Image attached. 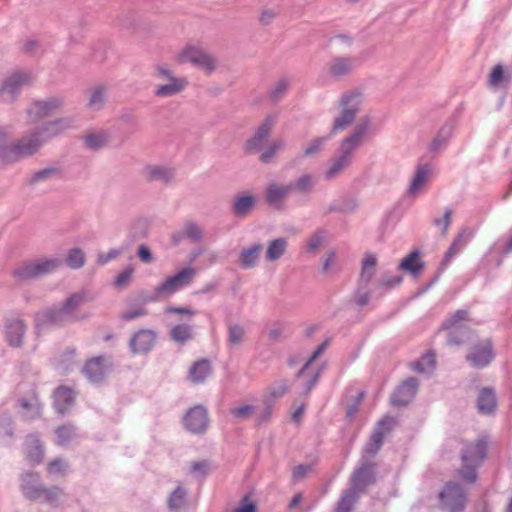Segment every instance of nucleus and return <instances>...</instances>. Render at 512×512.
I'll return each mask as SVG.
<instances>
[{
  "mask_svg": "<svg viewBox=\"0 0 512 512\" xmlns=\"http://www.w3.org/2000/svg\"><path fill=\"white\" fill-rule=\"evenodd\" d=\"M68 126V122L63 119L38 125L35 130L12 145H7L6 135L0 132V158L9 162L30 156L37 152L47 140L58 135Z\"/></svg>",
  "mask_w": 512,
  "mask_h": 512,
  "instance_id": "obj_1",
  "label": "nucleus"
},
{
  "mask_svg": "<svg viewBox=\"0 0 512 512\" xmlns=\"http://www.w3.org/2000/svg\"><path fill=\"white\" fill-rule=\"evenodd\" d=\"M369 129L368 122H361L355 131L345 138L340 146V156L335 158L326 171V178L331 179L341 173L351 163V153L361 144Z\"/></svg>",
  "mask_w": 512,
  "mask_h": 512,
  "instance_id": "obj_2",
  "label": "nucleus"
},
{
  "mask_svg": "<svg viewBox=\"0 0 512 512\" xmlns=\"http://www.w3.org/2000/svg\"><path fill=\"white\" fill-rule=\"evenodd\" d=\"M486 456V444L482 440H477L465 447L462 452L461 477L473 483L476 480V467Z\"/></svg>",
  "mask_w": 512,
  "mask_h": 512,
  "instance_id": "obj_3",
  "label": "nucleus"
},
{
  "mask_svg": "<svg viewBox=\"0 0 512 512\" xmlns=\"http://www.w3.org/2000/svg\"><path fill=\"white\" fill-rule=\"evenodd\" d=\"M374 472L370 465H363L355 471L352 478V489L346 492L340 499L337 512H350L357 499V491L362 490L373 481Z\"/></svg>",
  "mask_w": 512,
  "mask_h": 512,
  "instance_id": "obj_4",
  "label": "nucleus"
},
{
  "mask_svg": "<svg viewBox=\"0 0 512 512\" xmlns=\"http://www.w3.org/2000/svg\"><path fill=\"white\" fill-rule=\"evenodd\" d=\"M175 61L179 64L192 63L204 70L206 73H211L217 66L216 60L210 54L195 45L185 46L176 55Z\"/></svg>",
  "mask_w": 512,
  "mask_h": 512,
  "instance_id": "obj_5",
  "label": "nucleus"
},
{
  "mask_svg": "<svg viewBox=\"0 0 512 512\" xmlns=\"http://www.w3.org/2000/svg\"><path fill=\"white\" fill-rule=\"evenodd\" d=\"M61 265L60 259L45 258L27 262L14 271L20 280H28L56 271Z\"/></svg>",
  "mask_w": 512,
  "mask_h": 512,
  "instance_id": "obj_6",
  "label": "nucleus"
},
{
  "mask_svg": "<svg viewBox=\"0 0 512 512\" xmlns=\"http://www.w3.org/2000/svg\"><path fill=\"white\" fill-rule=\"evenodd\" d=\"M91 300L86 293H75L71 295L59 309H53L44 315V322L58 324L75 314L77 309Z\"/></svg>",
  "mask_w": 512,
  "mask_h": 512,
  "instance_id": "obj_7",
  "label": "nucleus"
},
{
  "mask_svg": "<svg viewBox=\"0 0 512 512\" xmlns=\"http://www.w3.org/2000/svg\"><path fill=\"white\" fill-rule=\"evenodd\" d=\"M158 79L167 80L166 84L158 85L155 95L158 97H170L182 92L188 85L186 78L175 77L172 72L164 66H158L155 70Z\"/></svg>",
  "mask_w": 512,
  "mask_h": 512,
  "instance_id": "obj_8",
  "label": "nucleus"
},
{
  "mask_svg": "<svg viewBox=\"0 0 512 512\" xmlns=\"http://www.w3.org/2000/svg\"><path fill=\"white\" fill-rule=\"evenodd\" d=\"M195 274L196 270L191 267L182 269L176 275L168 277L159 286H157L154 291L155 296L163 297L175 293L180 288L189 285Z\"/></svg>",
  "mask_w": 512,
  "mask_h": 512,
  "instance_id": "obj_9",
  "label": "nucleus"
},
{
  "mask_svg": "<svg viewBox=\"0 0 512 512\" xmlns=\"http://www.w3.org/2000/svg\"><path fill=\"white\" fill-rule=\"evenodd\" d=\"M442 509L449 512H459L464 508L465 493L456 483L449 482L439 494Z\"/></svg>",
  "mask_w": 512,
  "mask_h": 512,
  "instance_id": "obj_10",
  "label": "nucleus"
},
{
  "mask_svg": "<svg viewBox=\"0 0 512 512\" xmlns=\"http://www.w3.org/2000/svg\"><path fill=\"white\" fill-rule=\"evenodd\" d=\"M360 105V98L358 95H346L342 98V111L339 117L336 118L332 132L345 129L353 123L356 113Z\"/></svg>",
  "mask_w": 512,
  "mask_h": 512,
  "instance_id": "obj_11",
  "label": "nucleus"
},
{
  "mask_svg": "<svg viewBox=\"0 0 512 512\" xmlns=\"http://www.w3.org/2000/svg\"><path fill=\"white\" fill-rule=\"evenodd\" d=\"M62 107V101L56 98L34 102L27 111L30 123H38L41 119L54 115Z\"/></svg>",
  "mask_w": 512,
  "mask_h": 512,
  "instance_id": "obj_12",
  "label": "nucleus"
},
{
  "mask_svg": "<svg viewBox=\"0 0 512 512\" xmlns=\"http://www.w3.org/2000/svg\"><path fill=\"white\" fill-rule=\"evenodd\" d=\"M38 482V475L37 474H27L26 478L24 479V484L22 486V490L24 495L29 499H38L41 497H45L48 501H53L57 499L60 494L61 490L58 488L54 489H45L41 486H36L33 484H36Z\"/></svg>",
  "mask_w": 512,
  "mask_h": 512,
  "instance_id": "obj_13",
  "label": "nucleus"
},
{
  "mask_svg": "<svg viewBox=\"0 0 512 512\" xmlns=\"http://www.w3.org/2000/svg\"><path fill=\"white\" fill-rule=\"evenodd\" d=\"M183 424L191 433H203L209 424L207 410L200 405L191 408L185 414Z\"/></svg>",
  "mask_w": 512,
  "mask_h": 512,
  "instance_id": "obj_14",
  "label": "nucleus"
},
{
  "mask_svg": "<svg viewBox=\"0 0 512 512\" xmlns=\"http://www.w3.org/2000/svg\"><path fill=\"white\" fill-rule=\"evenodd\" d=\"M110 369L111 363H109L106 358L98 356L88 360L82 372L89 381L99 383L105 379Z\"/></svg>",
  "mask_w": 512,
  "mask_h": 512,
  "instance_id": "obj_15",
  "label": "nucleus"
},
{
  "mask_svg": "<svg viewBox=\"0 0 512 512\" xmlns=\"http://www.w3.org/2000/svg\"><path fill=\"white\" fill-rule=\"evenodd\" d=\"M276 116L270 115L260 124L258 129L256 130L254 136L249 139L246 143V151L247 152H256L260 151L265 143L267 142L268 137L272 129L276 124Z\"/></svg>",
  "mask_w": 512,
  "mask_h": 512,
  "instance_id": "obj_16",
  "label": "nucleus"
},
{
  "mask_svg": "<svg viewBox=\"0 0 512 512\" xmlns=\"http://www.w3.org/2000/svg\"><path fill=\"white\" fill-rule=\"evenodd\" d=\"M494 358L492 343L490 340H484L473 346L467 355V360L475 368L487 366Z\"/></svg>",
  "mask_w": 512,
  "mask_h": 512,
  "instance_id": "obj_17",
  "label": "nucleus"
},
{
  "mask_svg": "<svg viewBox=\"0 0 512 512\" xmlns=\"http://www.w3.org/2000/svg\"><path fill=\"white\" fill-rule=\"evenodd\" d=\"M31 79L29 73H15L12 74L9 78H7L1 89H0V97L5 102L13 101L15 96L19 93L20 88L28 84Z\"/></svg>",
  "mask_w": 512,
  "mask_h": 512,
  "instance_id": "obj_18",
  "label": "nucleus"
},
{
  "mask_svg": "<svg viewBox=\"0 0 512 512\" xmlns=\"http://www.w3.org/2000/svg\"><path fill=\"white\" fill-rule=\"evenodd\" d=\"M467 318V311L459 310L445 322L444 327L451 330L448 336L449 345H460L464 342L465 329L459 326L458 323L467 320Z\"/></svg>",
  "mask_w": 512,
  "mask_h": 512,
  "instance_id": "obj_19",
  "label": "nucleus"
},
{
  "mask_svg": "<svg viewBox=\"0 0 512 512\" xmlns=\"http://www.w3.org/2000/svg\"><path fill=\"white\" fill-rule=\"evenodd\" d=\"M395 421L392 417H384L381 421H379L377 428L372 434L370 441L365 447V453L369 455H374L380 449L384 435L386 432L390 431L394 426Z\"/></svg>",
  "mask_w": 512,
  "mask_h": 512,
  "instance_id": "obj_20",
  "label": "nucleus"
},
{
  "mask_svg": "<svg viewBox=\"0 0 512 512\" xmlns=\"http://www.w3.org/2000/svg\"><path fill=\"white\" fill-rule=\"evenodd\" d=\"M418 382L414 378L405 380L393 393L391 403L394 406H405L409 404L416 395Z\"/></svg>",
  "mask_w": 512,
  "mask_h": 512,
  "instance_id": "obj_21",
  "label": "nucleus"
},
{
  "mask_svg": "<svg viewBox=\"0 0 512 512\" xmlns=\"http://www.w3.org/2000/svg\"><path fill=\"white\" fill-rule=\"evenodd\" d=\"M156 342V334L149 329L138 331L131 339L130 345L136 353H147Z\"/></svg>",
  "mask_w": 512,
  "mask_h": 512,
  "instance_id": "obj_22",
  "label": "nucleus"
},
{
  "mask_svg": "<svg viewBox=\"0 0 512 512\" xmlns=\"http://www.w3.org/2000/svg\"><path fill=\"white\" fill-rule=\"evenodd\" d=\"M25 325L20 319L9 320L6 325V339L9 345L18 347L22 343Z\"/></svg>",
  "mask_w": 512,
  "mask_h": 512,
  "instance_id": "obj_23",
  "label": "nucleus"
},
{
  "mask_svg": "<svg viewBox=\"0 0 512 512\" xmlns=\"http://www.w3.org/2000/svg\"><path fill=\"white\" fill-rule=\"evenodd\" d=\"M425 264L420 258V253L418 251H413L409 253L399 264V270H403L412 274L413 276H418Z\"/></svg>",
  "mask_w": 512,
  "mask_h": 512,
  "instance_id": "obj_24",
  "label": "nucleus"
},
{
  "mask_svg": "<svg viewBox=\"0 0 512 512\" xmlns=\"http://www.w3.org/2000/svg\"><path fill=\"white\" fill-rule=\"evenodd\" d=\"M75 400V392L66 386L58 387L54 392V402L58 412L63 413Z\"/></svg>",
  "mask_w": 512,
  "mask_h": 512,
  "instance_id": "obj_25",
  "label": "nucleus"
},
{
  "mask_svg": "<svg viewBox=\"0 0 512 512\" xmlns=\"http://www.w3.org/2000/svg\"><path fill=\"white\" fill-rule=\"evenodd\" d=\"M293 190L292 185L279 186L277 184H271L267 188L266 199L270 205L279 207L282 201L287 195Z\"/></svg>",
  "mask_w": 512,
  "mask_h": 512,
  "instance_id": "obj_26",
  "label": "nucleus"
},
{
  "mask_svg": "<svg viewBox=\"0 0 512 512\" xmlns=\"http://www.w3.org/2000/svg\"><path fill=\"white\" fill-rule=\"evenodd\" d=\"M211 373L210 362L206 359L195 362L189 369V379L193 383H202Z\"/></svg>",
  "mask_w": 512,
  "mask_h": 512,
  "instance_id": "obj_27",
  "label": "nucleus"
},
{
  "mask_svg": "<svg viewBox=\"0 0 512 512\" xmlns=\"http://www.w3.org/2000/svg\"><path fill=\"white\" fill-rule=\"evenodd\" d=\"M473 233L469 229H463L461 232L457 235V237L453 240L450 248L448 249L445 261L448 262L450 259L455 256L471 239Z\"/></svg>",
  "mask_w": 512,
  "mask_h": 512,
  "instance_id": "obj_28",
  "label": "nucleus"
},
{
  "mask_svg": "<svg viewBox=\"0 0 512 512\" xmlns=\"http://www.w3.org/2000/svg\"><path fill=\"white\" fill-rule=\"evenodd\" d=\"M19 404L26 419L35 418L41 413V404L36 395H33L29 400L21 399Z\"/></svg>",
  "mask_w": 512,
  "mask_h": 512,
  "instance_id": "obj_29",
  "label": "nucleus"
},
{
  "mask_svg": "<svg viewBox=\"0 0 512 512\" xmlns=\"http://www.w3.org/2000/svg\"><path fill=\"white\" fill-rule=\"evenodd\" d=\"M495 405L496 401L493 391L486 388L481 390L477 401L478 410L481 413H490L494 410Z\"/></svg>",
  "mask_w": 512,
  "mask_h": 512,
  "instance_id": "obj_30",
  "label": "nucleus"
},
{
  "mask_svg": "<svg viewBox=\"0 0 512 512\" xmlns=\"http://www.w3.org/2000/svg\"><path fill=\"white\" fill-rule=\"evenodd\" d=\"M353 62L349 58H336L329 66V72L332 76L340 77L351 71Z\"/></svg>",
  "mask_w": 512,
  "mask_h": 512,
  "instance_id": "obj_31",
  "label": "nucleus"
},
{
  "mask_svg": "<svg viewBox=\"0 0 512 512\" xmlns=\"http://www.w3.org/2000/svg\"><path fill=\"white\" fill-rule=\"evenodd\" d=\"M170 336L173 341L184 344L193 338L192 327L187 324H178L171 329Z\"/></svg>",
  "mask_w": 512,
  "mask_h": 512,
  "instance_id": "obj_32",
  "label": "nucleus"
},
{
  "mask_svg": "<svg viewBox=\"0 0 512 512\" xmlns=\"http://www.w3.org/2000/svg\"><path fill=\"white\" fill-rule=\"evenodd\" d=\"M376 265H377V259L374 255L368 254L365 256V258L363 259V262H362V271L360 274V282L361 283H364L365 285H367L371 281V279L374 275Z\"/></svg>",
  "mask_w": 512,
  "mask_h": 512,
  "instance_id": "obj_33",
  "label": "nucleus"
},
{
  "mask_svg": "<svg viewBox=\"0 0 512 512\" xmlns=\"http://www.w3.org/2000/svg\"><path fill=\"white\" fill-rule=\"evenodd\" d=\"M287 248V241L284 238H278L270 242L266 251V258L269 261H276L284 255Z\"/></svg>",
  "mask_w": 512,
  "mask_h": 512,
  "instance_id": "obj_34",
  "label": "nucleus"
},
{
  "mask_svg": "<svg viewBox=\"0 0 512 512\" xmlns=\"http://www.w3.org/2000/svg\"><path fill=\"white\" fill-rule=\"evenodd\" d=\"M262 251L260 244H255L241 252V264L244 268H252L256 265L257 259Z\"/></svg>",
  "mask_w": 512,
  "mask_h": 512,
  "instance_id": "obj_35",
  "label": "nucleus"
},
{
  "mask_svg": "<svg viewBox=\"0 0 512 512\" xmlns=\"http://www.w3.org/2000/svg\"><path fill=\"white\" fill-rule=\"evenodd\" d=\"M430 174V169L427 165L419 166L416 170V173L413 177L410 192L417 193L421 187L427 182Z\"/></svg>",
  "mask_w": 512,
  "mask_h": 512,
  "instance_id": "obj_36",
  "label": "nucleus"
},
{
  "mask_svg": "<svg viewBox=\"0 0 512 512\" xmlns=\"http://www.w3.org/2000/svg\"><path fill=\"white\" fill-rule=\"evenodd\" d=\"M436 364V355L433 352L424 354L420 360L413 363V369L419 373L429 372L434 369Z\"/></svg>",
  "mask_w": 512,
  "mask_h": 512,
  "instance_id": "obj_37",
  "label": "nucleus"
},
{
  "mask_svg": "<svg viewBox=\"0 0 512 512\" xmlns=\"http://www.w3.org/2000/svg\"><path fill=\"white\" fill-rule=\"evenodd\" d=\"M255 203V199L252 196H241L238 197L234 203V213L236 215H246Z\"/></svg>",
  "mask_w": 512,
  "mask_h": 512,
  "instance_id": "obj_38",
  "label": "nucleus"
},
{
  "mask_svg": "<svg viewBox=\"0 0 512 512\" xmlns=\"http://www.w3.org/2000/svg\"><path fill=\"white\" fill-rule=\"evenodd\" d=\"M284 146H285V142L282 139L274 140L269 145V147H267V149L262 152V154L260 155V160L263 163L270 162L275 157L277 152L282 150L284 148Z\"/></svg>",
  "mask_w": 512,
  "mask_h": 512,
  "instance_id": "obj_39",
  "label": "nucleus"
},
{
  "mask_svg": "<svg viewBox=\"0 0 512 512\" xmlns=\"http://www.w3.org/2000/svg\"><path fill=\"white\" fill-rule=\"evenodd\" d=\"M106 91L103 87L97 86L91 90L88 106L91 109H99L105 102Z\"/></svg>",
  "mask_w": 512,
  "mask_h": 512,
  "instance_id": "obj_40",
  "label": "nucleus"
},
{
  "mask_svg": "<svg viewBox=\"0 0 512 512\" xmlns=\"http://www.w3.org/2000/svg\"><path fill=\"white\" fill-rule=\"evenodd\" d=\"M67 264L73 269L81 268L85 263V254L79 248L71 249L67 255Z\"/></svg>",
  "mask_w": 512,
  "mask_h": 512,
  "instance_id": "obj_41",
  "label": "nucleus"
},
{
  "mask_svg": "<svg viewBox=\"0 0 512 512\" xmlns=\"http://www.w3.org/2000/svg\"><path fill=\"white\" fill-rule=\"evenodd\" d=\"M186 491L182 487H177L168 500V506L171 510H178L185 504Z\"/></svg>",
  "mask_w": 512,
  "mask_h": 512,
  "instance_id": "obj_42",
  "label": "nucleus"
},
{
  "mask_svg": "<svg viewBox=\"0 0 512 512\" xmlns=\"http://www.w3.org/2000/svg\"><path fill=\"white\" fill-rule=\"evenodd\" d=\"M107 136L103 132L89 133L85 136V143L91 149H99L107 143Z\"/></svg>",
  "mask_w": 512,
  "mask_h": 512,
  "instance_id": "obj_43",
  "label": "nucleus"
},
{
  "mask_svg": "<svg viewBox=\"0 0 512 512\" xmlns=\"http://www.w3.org/2000/svg\"><path fill=\"white\" fill-rule=\"evenodd\" d=\"M148 178L150 180L168 181L172 177V171L163 167H149L147 169Z\"/></svg>",
  "mask_w": 512,
  "mask_h": 512,
  "instance_id": "obj_44",
  "label": "nucleus"
},
{
  "mask_svg": "<svg viewBox=\"0 0 512 512\" xmlns=\"http://www.w3.org/2000/svg\"><path fill=\"white\" fill-rule=\"evenodd\" d=\"M244 328L238 324L230 325L228 328V340L233 346L239 345L244 339Z\"/></svg>",
  "mask_w": 512,
  "mask_h": 512,
  "instance_id": "obj_45",
  "label": "nucleus"
},
{
  "mask_svg": "<svg viewBox=\"0 0 512 512\" xmlns=\"http://www.w3.org/2000/svg\"><path fill=\"white\" fill-rule=\"evenodd\" d=\"M452 214L453 211L451 209H446L442 218H436L433 221V224L440 230L443 236L448 232L451 224Z\"/></svg>",
  "mask_w": 512,
  "mask_h": 512,
  "instance_id": "obj_46",
  "label": "nucleus"
},
{
  "mask_svg": "<svg viewBox=\"0 0 512 512\" xmlns=\"http://www.w3.org/2000/svg\"><path fill=\"white\" fill-rule=\"evenodd\" d=\"M255 412V407L253 405H240L231 409V414L237 419H248Z\"/></svg>",
  "mask_w": 512,
  "mask_h": 512,
  "instance_id": "obj_47",
  "label": "nucleus"
},
{
  "mask_svg": "<svg viewBox=\"0 0 512 512\" xmlns=\"http://www.w3.org/2000/svg\"><path fill=\"white\" fill-rule=\"evenodd\" d=\"M448 138V133H443V131H440L431 141L429 150L433 153L438 152L447 144Z\"/></svg>",
  "mask_w": 512,
  "mask_h": 512,
  "instance_id": "obj_48",
  "label": "nucleus"
},
{
  "mask_svg": "<svg viewBox=\"0 0 512 512\" xmlns=\"http://www.w3.org/2000/svg\"><path fill=\"white\" fill-rule=\"evenodd\" d=\"M290 81L288 79H280L271 90V97L278 100L288 89Z\"/></svg>",
  "mask_w": 512,
  "mask_h": 512,
  "instance_id": "obj_49",
  "label": "nucleus"
},
{
  "mask_svg": "<svg viewBox=\"0 0 512 512\" xmlns=\"http://www.w3.org/2000/svg\"><path fill=\"white\" fill-rule=\"evenodd\" d=\"M287 390V385L285 383H280L277 386L270 387L267 390V394L265 396L266 402H270L271 400H274L276 398H279L285 394Z\"/></svg>",
  "mask_w": 512,
  "mask_h": 512,
  "instance_id": "obj_50",
  "label": "nucleus"
},
{
  "mask_svg": "<svg viewBox=\"0 0 512 512\" xmlns=\"http://www.w3.org/2000/svg\"><path fill=\"white\" fill-rule=\"evenodd\" d=\"M133 268L132 267H127L126 269H124L115 279V286L119 287V288H122L124 286H126L131 278H132V275H133Z\"/></svg>",
  "mask_w": 512,
  "mask_h": 512,
  "instance_id": "obj_51",
  "label": "nucleus"
},
{
  "mask_svg": "<svg viewBox=\"0 0 512 512\" xmlns=\"http://www.w3.org/2000/svg\"><path fill=\"white\" fill-rule=\"evenodd\" d=\"M504 78V71L501 65H496L490 75H489V84L491 86H497Z\"/></svg>",
  "mask_w": 512,
  "mask_h": 512,
  "instance_id": "obj_52",
  "label": "nucleus"
},
{
  "mask_svg": "<svg viewBox=\"0 0 512 512\" xmlns=\"http://www.w3.org/2000/svg\"><path fill=\"white\" fill-rule=\"evenodd\" d=\"M233 512H257V505L248 496H245Z\"/></svg>",
  "mask_w": 512,
  "mask_h": 512,
  "instance_id": "obj_53",
  "label": "nucleus"
},
{
  "mask_svg": "<svg viewBox=\"0 0 512 512\" xmlns=\"http://www.w3.org/2000/svg\"><path fill=\"white\" fill-rule=\"evenodd\" d=\"M312 184H313V181H312L311 177L305 175V176H302L296 182V184L294 186L292 185V187H293V190L297 189V190H299L301 192H307V191H309L311 189Z\"/></svg>",
  "mask_w": 512,
  "mask_h": 512,
  "instance_id": "obj_54",
  "label": "nucleus"
},
{
  "mask_svg": "<svg viewBox=\"0 0 512 512\" xmlns=\"http://www.w3.org/2000/svg\"><path fill=\"white\" fill-rule=\"evenodd\" d=\"M325 138H319V139H316L314 141H312L304 150V154L306 156H310V155H313L315 153H317L321 147L323 146L324 142H325Z\"/></svg>",
  "mask_w": 512,
  "mask_h": 512,
  "instance_id": "obj_55",
  "label": "nucleus"
},
{
  "mask_svg": "<svg viewBox=\"0 0 512 512\" xmlns=\"http://www.w3.org/2000/svg\"><path fill=\"white\" fill-rule=\"evenodd\" d=\"M185 235L192 240H199L201 238L202 231L195 224H187L185 227Z\"/></svg>",
  "mask_w": 512,
  "mask_h": 512,
  "instance_id": "obj_56",
  "label": "nucleus"
},
{
  "mask_svg": "<svg viewBox=\"0 0 512 512\" xmlns=\"http://www.w3.org/2000/svg\"><path fill=\"white\" fill-rule=\"evenodd\" d=\"M323 243V236L320 234L313 235L307 244L308 252H315Z\"/></svg>",
  "mask_w": 512,
  "mask_h": 512,
  "instance_id": "obj_57",
  "label": "nucleus"
},
{
  "mask_svg": "<svg viewBox=\"0 0 512 512\" xmlns=\"http://www.w3.org/2000/svg\"><path fill=\"white\" fill-rule=\"evenodd\" d=\"M138 257L144 263H150L153 260L151 251L146 245L139 246Z\"/></svg>",
  "mask_w": 512,
  "mask_h": 512,
  "instance_id": "obj_58",
  "label": "nucleus"
},
{
  "mask_svg": "<svg viewBox=\"0 0 512 512\" xmlns=\"http://www.w3.org/2000/svg\"><path fill=\"white\" fill-rule=\"evenodd\" d=\"M401 282H402V277L401 276H394V277L384 276L381 279L380 284L383 287L390 288V287H393V286H395L397 284H400Z\"/></svg>",
  "mask_w": 512,
  "mask_h": 512,
  "instance_id": "obj_59",
  "label": "nucleus"
},
{
  "mask_svg": "<svg viewBox=\"0 0 512 512\" xmlns=\"http://www.w3.org/2000/svg\"><path fill=\"white\" fill-rule=\"evenodd\" d=\"M146 310L144 308H137L131 311L124 312L122 314V319L124 320H132L140 316L146 315Z\"/></svg>",
  "mask_w": 512,
  "mask_h": 512,
  "instance_id": "obj_60",
  "label": "nucleus"
},
{
  "mask_svg": "<svg viewBox=\"0 0 512 512\" xmlns=\"http://www.w3.org/2000/svg\"><path fill=\"white\" fill-rule=\"evenodd\" d=\"M118 255H119V251L116 250V249H112V250L109 251L108 254L100 253L98 255V260L97 261H98L99 264L104 265L108 261L116 258Z\"/></svg>",
  "mask_w": 512,
  "mask_h": 512,
  "instance_id": "obj_61",
  "label": "nucleus"
},
{
  "mask_svg": "<svg viewBox=\"0 0 512 512\" xmlns=\"http://www.w3.org/2000/svg\"><path fill=\"white\" fill-rule=\"evenodd\" d=\"M335 262H336V256H335V253L334 252H330L328 253L324 260H323V270L325 272H328L329 270H331V268L335 265Z\"/></svg>",
  "mask_w": 512,
  "mask_h": 512,
  "instance_id": "obj_62",
  "label": "nucleus"
},
{
  "mask_svg": "<svg viewBox=\"0 0 512 512\" xmlns=\"http://www.w3.org/2000/svg\"><path fill=\"white\" fill-rule=\"evenodd\" d=\"M65 467V464L61 460H55L49 464L48 472L51 474L60 473L65 470Z\"/></svg>",
  "mask_w": 512,
  "mask_h": 512,
  "instance_id": "obj_63",
  "label": "nucleus"
},
{
  "mask_svg": "<svg viewBox=\"0 0 512 512\" xmlns=\"http://www.w3.org/2000/svg\"><path fill=\"white\" fill-rule=\"evenodd\" d=\"M72 433H73L72 428H70V427H60L57 430V435H58V438H59V442L63 443L64 441H66L72 435Z\"/></svg>",
  "mask_w": 512,
  "mask_h": 512,
  "instance_id": "obj_64",
  "label": "nucleus"
}]
</instances>
